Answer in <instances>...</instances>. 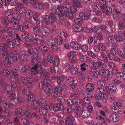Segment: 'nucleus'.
I'll return each mask as SVG.
<instances>
[{
	"mask_svg": "<svg viewBox=\"0 0 125 125\" xmlns=\"http://www.w3.org/2000/svg\"><path fill=\"white\" fill-rule=\"evenodd\" d=\"M69 9L66 7L62 5H59L57 7L56 9L53 10L54 12L56 14L60 13H66L68 11Z\"/></svg>",
	"mask_w": 125,
	"mask_h": 125,
	"instance_id": "obj_2",
	"label": "nucleus"
},
{
	"mask_svg": "<svg viewBox=\"0 0 125 125\" xmlns=\"http://www.w3.org/2000/svg\"><path fill=\"white\" fill-rule=\"evenodd\" d=\"M10 86L9 84L5 86L4 88V92L6 94H8L11 92V89Z\"/></svg>",
	"mask_w": 125,
	"mask_h": 125,
	"instance_id": "obj_31",
	"label": "nucleus"
},
{
	"mask_svg": "<svg viewBox=\"0 0 125 125\" xmlns=\"http://www.w3.org/2000/svg\"><path fill=\"white\" fill-rule=\"evenodd\" d=\"M2 74L4 77H8L10 74V71L7 69H4L2 70Z\"/></svg>",
	"mask_w": 125,
	"mask_h": 125,
	"instance_id": "obj_22",
	"label": "nucleus"
},
{
	"mask_svg": "<svg viewBox=\"0 0 125 125\" xmlns=\"http://www.w3.org/2000/svg\"><path fill=\"white\" fill-rule=\"evenodd\" d=\"M24 114V112L23 110L21 108L17 109L15 111V115L18 118H21Z\"/></svg>",
	"mask_w": 125,
	"mask_h": 125,
	"instance_id": "obj_8",
	"label": "nucleus"
},
{
	"mask_svg": "<svg viewBox=\"0 0 125 125\" xmlns=\"http://www.w3.org/2000/svg\"><path fill=\"white\" fill-rule=\"evenodd\" d=\"M72 29L74 32H78L82 30V27L81 26L77 24H74L72 26Z\"/></svg>",
	"mask_w": 125,
	"mask_h": 125,
	"instance_id": "obj_13",
	"label": "nucleus"
},
{
	"mask_svg": "<svg viewBox=\"0 0 125 125\" xmlns=\"http://www.w3.org/2000/svg\"><path fill=\"white\" fill-rule=\"evenodd\" d=\"M40 51L42 52H46L49 51L48 48L45 45L41 46L39 47Z\"/></svg>",
	"mask_w": 125,
	"mask_h": 125,
	"instance_id": "obj_26",
	"label": "nucleus"
},
{
	"mask_svg": "<svg viewBox=\"0 0 125 125\" xmlns=\"http://www.w3.org/2000/svg\"><path fill=\"white\" fill-rule=\"evenodd\" d=\"M12 16L13 18L18 20H20L21 19V16L19 14L16 13H13Z\"/></svg>",
	"mask_w": 125,
	"mask_h": 125,
	"instance_id": "obj_34",
	"label": "nucleus"
},
{
	"mask_svg": "<svg viewBox=\"0 0 125 125\" xmlns=\"http://www.w3.org/2000/svg\"><path fill=\"white\" fill-rule=\"evenodd\" d=\"M84 13L90 16L91 14V10L90 8H85L84 9Z\"/></svg>",
	"mask_w": 125,
	"mask_h": 125,
	"instance_id": "obj_50",
	"label": "nucleus"
},
{
	"mask_svg": "<svg viewBox=\"0 0 125 125\" xmlns=\"http://www.w3.org/2000/svg\"><path fill=\"white\" fill-rule=\"evenodd\" d=\"M91 91H87L86 93L85 94V92H84L83 93V94L84 95H87V96L89 98H91L94 95V93Z\"/></svg>",
	"mask_w": 125,
	"mask_h": 125,
	"instance_id": "obj_38",
	"label": "nucleus"
},
{
	"mask_svg": "<svg viewBox=\"0 0 125 125\" xmlns=\"http://www.w3.org/2000/svg\"><path fill=\"white\" fill-rule=\"evenodd\" d=\"M71 72V73L73 75H75L78 72V69L77 67H72Z\"/></svg>",
	"mask_w": 125,
	"mask_h": 125,
	"instance_id": "obj_52",
	"label": "nucleus"
},
{
	"mask_svg": "<svg viewBox=\"0 0 125 125\" xmlns=\"http://www.w3.org/2000/svg\"><path fill=\"white\" fill-rule=\"evenodd\" d=\"M73 104L77 105L80 104V101L78 99L75 98L73 99Z\"/></svg>",
	"mask_w": 125,
	"mask_h": 125,
	"instance_id": "obj_51",
	"label": "nucleus"
},
{
	"mask_svg": "<svg viewBox=\"0 0 125 125\" xmlns=\"http://www.w3.org/2000/svg\"><path fill=\"white\" fill-rule=\"evenodd\" d=\"M54 59L53 56L51 54L49 55L47 57V59L48 62L49 63H53Z\"/></svg>",
	"mask_w": 125,
	"mask_h": 125,
	"instance_id": "obj_45",
	"label": "nucleus"
},
{
	"mask_svg": "<svg viewBox=\"0 0 125 125\" xmlns=\"http://www.w3.org/2000/svg\"><path fill=\"white\" fill-rule=\"evenodd\" d=\"M7 46L10 48H14L15 46L14 42H11L8 43H6Z\"/></svg>",
	"mask_w": 125,
	"mask_h": 125,
	"instance_id": "obj_63",
	"label": "nucleus"
},
{
	"mask_svg": "<svg viewBox=\"0 0 125 125\" xmlns=\"http://www.w3.org/2000/svg\"><path fill=\"white\" fill-rule=\"evenodd\" d=\"M50 76V74L48 72L46 71H44L43 73L41 74L40 77V78L43 79L45 78H49Z\"/></svg>",
	"mask_w": 125,
	"mask_h": 125,
	"instance_id": "obj_20",
	"label": "nucleus"
},
{
	"mask_svg": "<svg viewBox=\"0 0 125 125\" xmlns=\"http://www.w3.org/2000/svg\"><path fill=\"white\" fill-rule=\"evenodd\" d=\"M20 23H17L16 24L13 25V27L14 29L18 31H22L23 28L22 25H19Z\"/></svg>",
	"mask_w": 125,
	"mask_h": 125,
	"instance_id": "obj_27",
	"label": "nucleus"
},
{
	"mask_svg": "<svg viewBox=\"0 0 125 125\" xmlns=\"http://www.w3.org/2000/svg\"><path fill=\"white\" fill-rule=\"evenodd\" d=\"M57 17L54 14H51L50 16L46 15L44 17L43 21L46 24L52 25L57 19Z\"/></svg>",
	"mask_w": 125,
	"mask_h": 125,
	"instance_id": "obj_1",
	"label": "nucleus"
},
{
	"mask_svg": "<svg viewBox=\"0 0 125 125\" xmlns=\"http://www.w3.org/2000/svg\"><path fill=\"white\" fill-rule=\"evenodd\" d=\"M118 28L120 30L123 29H124L125 26V22L120 21L119 23Z\"/></svg>",
	"mask_w": 125,
	"mask_h": 125,
	"instance_id": "obj_39",
	"label": "nucleus"
},
{
	"mask_svg": "<svg viewBox=\"0 0 125 125\" xmlns=\"http://www.w3.org/2000/svg\"><path fill=\"white\" fill-rule=\"evenodd\" d=\"M100 49L102 51H105L106 50V47L105 45L102 43H99L98 44Z\"/></svg>",
	"mask_w": 125,
	"mask_h": 125,
	"instance_id": "obj_54",
	"label": "nucleus"
},
{
	"mask_svg": "<svg viewBox=\"0 0 125 125\" xmlns=\"http://www.w3.org/2000/svg\"><path fill=\"white\" fill-rule=\"evenodd\" d=\"M108 88L110 87V90H112V93L113 94H114L115 92L116 89V87L115 85L113 83H110L108 87Z\"/></svg>",
	"mask_w": 125,
	"mask_h": 125,
	"instance_id": "obj_25",
	"label": "nucleus"
},
{
	"mask_svg": "<svg viewBox=\"0 0 125 125\" xmlns=\"http://www.w3.org/2000/svg\"><path fill=\"white\" fill-rule=\"evenodd\" d=\"M7 42H6V43H8L11 42H15V39H14L13 37L9 36H8L6 37Z\"/></svg>",
	"mask_w": 125,
	"mask_h": 125,
	"instance_id": "obj_42",
	"label": "nucleus"
},
{
	"mask_svg": "<svg viewBox=\"0 0 125 125\" xmlns=\"http://www.w3.org/2000/svg\"><path fill=\"white\" fill-rule=\"evenodd\" d=\"M72 109L71 107H67L66 108H64L63 109L62 112L64 115L69 114L72 112Z\"/></svg>",
	"mask_w": 125,
	"mask_h": 125,
	"instance_id": "obj_21",
	"label": "nucleus"
},
{
	"mask_svg": "<svg viewBox=\"0 0 125 125\" xmlns=\"http://www.w3.org/2000/svg\"><path fill=\"white\" fill-rule=\"evenodd\" d=\"M72 67V65L70 63H68L65 64L64 68L65 70L68 71L70 70Z\"/></svg>",
	"mask_w": 125,
	"mask_h": 125,
	"instance_id": "obj_56",
	"label": "nucleus"
},
{
	"mask_svg": "<svg viewBox=\"0 0 125 125\" xmlns=\"http://www.w3.org/2000/svg\"><path fill=\"white\" fill-rule=\"evenodd\" d=\"M74 21L76 23L78 24H83V19L81 18H77L74 20Z\"/></svg>",
	"mask_w": 125,
	"mask_h": 125,
	"instance_id": "obj_59",
	"label": "nucleus"
},
{
	"mask_svg": "<svg viewBox=\"0 0 125 125\" xmlns=\"http://www.w3.org/2000/svg\"><path fill=\"white\" fill-rule=\"evenodd\" d=\"M22 98L20 97L18 98H17L14 100V101H10V103L8 104L9 108H11L13 106H15L18 102H20L21 101Z\"/></svg>",
	"mask_w": 125,
	"mask_h": 125,
	"instance_id": "obj_6",
	"label": "nucleus"
},
{
	"mask_svg": "<svg viewBox=\"0 0 125 125\" xmlns=\"http://www.w3.org/2000/svg\"><path fill=\"white\" fill-rule=\"evenodd\" d=\"M17 0H10L9 3L12 6H15L17 5Z\"/></svg>",
	"mask_w": 125,
	"mask_h": 125,
	"instance_id": "obj_60",
	"label": "nucleus"
},
{
	"mask_svg": "<svg viewBox=\"0 0 125 125\" xmlns=\"http://www.w3.org/2000/svg\"><path fill=\"white\" fill-rule=\"evenodd\" d=\"M60 35L61 37L64 40L68 36L66 32L65 31L61 32Z\"/></svg>",
	"mask_w": 125,
	"mask_h": 125,
	"instance_id": "obj_49",
	"label": "nucleus"
},
{
	"mask_svg": "<svg viewBox=\"0 0 125 125\" xmlns=\"http://www.w3.org/2000/svg\"><path fill=\"white\" fill-rule=\"evenodd\" d=\"M85 88L87 91H92L94 89L95 86L93 84L89 83L86 85Z\"/></svg>",
	"mask_w": 125,
	"mask_h": 125,
	"instance_id": "obj_15",
	"label": "nucleus"
},
{
	"mask_svg": "<svg viewBox=\"0 0 125 125\" xmlns=\"http://www.w3.org/2000/svg\"><path fill=\"white\" fill-rule=\"evenodd\" d=\"M33 7L37 10H41L43 8L44 5L43 4H42L37 2L34 4Z\"/></svg>",
	"mask_w": 125,
	"mask_h": 125,
	"instance_id": "obj_19",
	"label": "nucleus"
},
{
	"mask_svg": "<svg viewBox=\"0 0 125 125\" xmlns=\"http://www.w3.org/2000/svg\"><path fill=\"white\" fill-rule=\"evenodd\" d=\"M20 55L18 54L17 53L13 55L12 61L13 62H16L19 59Z\"/></svg>",
	"mask_w": 125,
	"mask_h": 125,
	"instance_id": "obj_53",
	"label": "nucleus"
},
{
	"mask_svg": "<svg viewBox=\"0 0 125 125\" xmlns=\"http://www.w3.org/2000/svg\"><path fill=\"white\" fill-rule=\"evenodd\" d=\"M32 105L34 108H36L40 106L38 100H35L32 103Z\"/></svg>",
	"mask_w": 125,
	"mask_h": 125,
	"instance_id": "obj_41",
	"label": "nucleus"
},
{
	"mask_svg": "<svg viewBox=\"0 0 125 125\" xmlns=\"http://www.w3.org/2000/svg\"><path fill=\"white\" fill-rule=\"evenodd\" d=\"M63 105L60 103L54 104L53 106V110L55 112L60 111L62 108Z\"/></svg>",
	"mask_w": 125,
	"mask_h": 125,
	"instance_id": "obj_7",
	"label": "nucleus"
},
{
	"mask_svg": "<svg viewBox=\"0 0 125 125\" xmlns=\"http://www.w3.org/2000/svg\"><path fill=\"white\" fill-rule=\"evenodd\" d=\"M33 15V13L32 10H28L26 12L25 17L27 19H30L31 18Z\"/></svg>",
	"mask_w": 125,
	"mask_h": 125,
	"instance_id": "obj_16",
	"label": "nucleus"
},
{
	"mask_svg": "<svg viewBox=\"0 0 125 125\" xmlns=\"http://www.w3.org/2000/svg\"><path fill=\"white\" fill-rule=\"evenodd\" d=\"M62 92V90L60 86H59L58 87H55L54 91V93L55 94H57L58 93L60 94Z\"/></svg>",
	"mask_w": 125,
	"mask_h": 125,
	"instance_id": "obj_46",
	"label": "nucleus"
},
{
	"mask_svg": "<svg viewBox=\"0 0 125 125\" xmlns=\"http://www.w3.org/2000/svg\"><path fill=\"white\" fill-rule=\"evenodd\" d=\"M6 45V43H0V51L1 52H3L7 50V47Z\"/></svg>",
	"mask_w": 125,
	"mask_h": 125,
	"instance_id": "obj_30",
	"label": "nucleus"
},
{
	"mask_svg": "<svg viewBox=\"0 0 125 125\" xmlns=\"http://www.w3.org/2000/svg\"><path fill=\"white\" fill-rule=\"evenodd\" d=\"M66 13H60L58 14H57L58 15V17L62 20H64L65 19Z\"/></svg>",
	"mask_w": 125,
	"mask_h": 125,
	"instance_id": "obj_57",
	"label": "nucleus"
},
{
	"mask_svg": "<svg viewBox=\"0 0 125 125\" xmlns=\"http://www.w3.org/2000/svg\"><path fill=\"white\" fill-rule=\"evenodd\" d=\"M56 42L58 44H60L62 42V39L60 36H57L56 37Z\"/></svg>",
	"mask_w": 125,
	"mask_h": 125,
	"instance_id": "obj_55",
	"label": "nucleus"
},
{
	"mask_svg": "<svg viewBox=\"0 0 125 125\" xmlns=\"http://www.w3.org/2000/svg\"><path fill=\"white\" fill-rule=\"evenodd\" d=\"M50 107L48 105H46L45 107H42L39 108V111L40 113L42 115L46 114L47 111L50 110Z\"/></svg>",
	"mask_w": 125,
	"mask_h": 125,
	"instance_id": "obj_5",
	"label": "nucleus"
},
{
	"mask_svg": "<svg viewBox=\"0 0 125 125\" xmlns=\"http://www.w3.org/2000/svg\"><path fill=\"white\" fill-rule=\"evenodd\" d=\"M53 65L54 66H57L59 64V57L56 56L55 57L53 61Z\"/></svg>",
	"mask_w": 125,
	"mask_h": 125,
	"instance_id": "obj_40",
	"label": "nucleus"
},
{
	"mask_svg": "<svg viewBox=\"0 0 125 125\" xmlns=\"http://www.w3.org/2000/svg\"><path fill=\"white\" fill-rule=\"evenodd\" d=\"M82 102L84 104H89L90 103V100L87 97L83 98L82 100Z\"/></svg>",
	"mask_w": 125,
	"mask_h": 125,
	"instance_id": "obj_48",
	"label": "nucleus"
},
{
	"mask_svg": "<svg viewBox=\"0 0 125 125\" xmlns=\"http://www.w3.org/2000/svg\"><path fill=\"white\" fill-rule=\"evenodd\" d=\"M80 18L83 19L88 20L89 18V16L83 12H81L79 14Z\"/></svg>",
	"mask_w": 125,
	"mask_h": 125,
	"instance_id": "obj_18",
	"label": "nucleus"
},
{
	"mask_svg": "<svg viewBox=\"0 0 125 125\" xmlns=\"http://www.w3.org/2000/svg\"><path fill=\"white\" fill-rule=\"evenodd\" d=\"M66 16L68 18L70 19H72L74 17V15L73 13H72L71 12L69 11H68V12H66Z\"/></svg>",
	"mask_w": 125,
	"mask_h": 125,
	"instance_id": "obj_62",
	"label": "nucleus"
},
{
	"mask_svg": "<svg viewBox=\"0 0 125 125\" xmlns=\"http://www.w3.org/2000/svg\"><path fill=\"white\" fill-rule=\"evenodd\" d=\"M76 55L75 52L74 51H72L69 52L67 55V57L69 59H71L74 58Z\"/></svg>",
	"mask_w": 125,
	"mask_h": 125,
	"instance_id": "obj_28",
	"label": "nucleus"
},
{
	"mask_svg": "<svg viewBox=\"0 0 125 125\" xmlns=\"http://www.w3.org/2000/svg\"><path fill=\"white\" fill-rule=\"evenodd\" d=\"M111 110L116 113L120 114L121 113V108L118 106L112 105L111 106Z\"/></svg>",
	"mask_w": 125,
	"mask_h": 125,
	"instance_id": "obj_12",
	"label": "nucleus"
},
{
	"mask_svg": "<svg viewBox=\"0 0 125 125\" xmlns=\"http://www.w3.org/2000/svg\"><path fill=\"white\" fill-rule=\"evenodd\" d=\"M104 89L102 87H98L96 89V92L99 95L102 94L104 92Z\"/></svg>",
	"mask_w": 125,
	"mask_h": 125,
	"instance_id": "obj_44",
	"label": "nucleus"
},
{
	"mask_svg": "<svg viewBox=\"0 0 125 125\" xmlns=\"http://www.w3.org/2000/svg\"><path fill=\"white\" fill-rule=\"evenodd\" d=\"M51 31L50 28L47 27L42 28V35L44 36L49 35L51 33Z\"/></svg>",
	"mask_w": 125,
	"mask_h": 125,
	"instance_id": "obj_9",
	"label": "nucleus"
},
{
	"mask_svg": "<svg viewBox=\"0 0 125 125\" xmlns=\"http://www.w3.org/2000/svg\"><path fill=\"white\" fill-rule=\"evenodd\" d=\"M40 105H41L42 106H44L46 105L47 101L44 99L42 98L38 100Z\"/></svg>",
	"mask_w": 125,
	"mask_h": 125,
	"instance_id": "obj_33",
	"label": "nucleus"
},
{
	"mask_svg": "<svg viewBox=\"0 0 125 125\" xmlns=\"http://www.w3.org/2000/svg\"><path fill=\"white\" fill-rule=\"evenodd\" d=\"M2 23L4 24H8L9 22V21L8 18L6 17H4L1 19Z\"/></svg>",
	"mask_w": 125,
	"mask_h": 125,
	"instance_id": "obj_43",
	"label": "nucleus"
},
{
	"mask_svg": "<svg viewBox=\"0 0 125 125\" xmlns=\"http://www.w3.org/2000/svg\"><path fill=\"white\" fill-rule=\"evenodd\" d=\"M97 83V84L99 86H104L105 85L104 82L101 80H98Z\"/></svg>",
	"mask_w": 125,
	"mask_h": 125,
	"instance_id": "obj_64",
	"label": "nucleus"
},
{
	"mask_svg": "<svg viewBox=\"0 0 125 125\" xmlns=\"http://www.w3.org/2000/svg\"><path fill=\"white\" fill-rule=\"evenodd\" d=\"M29 54L30 55H33L34 58L37 59L38 58V50L36 48H33L31 50H28Z\"/></svg>",
	"mask_w": 125,
	"mask_h": 125,
	"instance_id": "obj_4",
	"label": "nucleus"
},
{
	"mask_svg": "<svg viewBox=\"0 0 125 125\" xmlns=\"http://www.w3.org/2000/svg\"><path fill=\"white\" fill-rule=\"evenodd\" d=\"M22 93L26 96H29L31 93L30 90L27 88L24 89L22 91Z\"/></svg>",
	"mask_w": 125,
	"mask_h": 125,
	"instance_id": "obj_36",
	"label": "nucleus"
},
{
	"mask_svg": "<svg viewBox=\"0 0 125 125\" xmlns=\"http://www.w3.org/2000/svg\"><path fill=\"white\" fill-rule=\"evenodd\" d=\"M30 70L29 66L28 65H26L23 66L21 68L22 72H26Z\"/></svg>",
	"mask_w": 125,
	"mask_h": 125,
	"instance_id": "obj_58",
	"label": "nucleus"
},
{
	"mask_svg": "<svg viewBox=\"0 0 125 125\" xmlns=\"http://www.w3.org/2000/svg\"><path fill=\"white\" fill-rule=\"evenodd\" d=\"M70 45L73 49L75 50L79 49L81 47V45L73 42L70 43Z\"/></svg>",
	"mask_w": 125,
	"mask_h": 125,
	"instance_id": "obj_14",
	"label": "nucleus"
},
{
	"mask_svg": "<svg viewBox=\"0 0 125 125\" xmlns=\"http://www.w3.org/2000/svg\"><path fill=\"white\" fill-rule=\"evenodd\" d=\"M21 80L22 82L24 84H26L27 83V81H28L26 77L25 76H22L21 77Z\"/></svg>",
	"mask_w": 125,
	"mask_h": 125,
	"instance_id": "obj_61",
	"label": "nucleus"
},
{
	"mask_svg": "<svg viewBox=\"0 0 125 125\" xmlns=\"http://www.w3.org/2000/svg\"><path fill=\"white\" fill-rule=\"evenodd\" d=\"M102 11L103 13L108 15L109 13H111L112 12V10L110 7L107 6L106 7L105 9H102Z\"/></svg>",
	"mask_w": 125,
	"mask_h": 125,
	"instance_id": "obj_24",
	"label": "nucleus"
},
{
	"mask_svg": "<svg viewBox=\"0 0 125 125\" xmlns=\"http://www.w3.org/2000/svg\"><path fill=\"white\" fill-rule=\"evenodd\" d=\"M90 67L91 69L95 70L98 67V64L97 62H95L94 60H91L90 62Z\"/></svg>",
	"mask_w": 125,
	"mask_h": 125,
	"instance_id": "obj_10",
	"label": "nucleus"
},
{
	"mask_svg": "<svg viewBox=\"0 0 125 125\" xmlns=\"http://www.w3.org/2000/svg\"><path fill=\"white\" fill-rule=\"evenodd\" d=\"M28 58V55L25 53L22 54L20 57V60L22 62H25L27 60Z\"/></svg>",
	"mask_w": 125,
	"mask_h": 125,
	"instance_id": "obj_29",
	"label": "nucleus"
},
{
	"mask_svg": "<svg viewBox=\"0 0 125 125\" xmlns=\"http://www.w3.org/2000/svg\"><path fill=\"white\" fill-rule=\"evenodd\" d=\"M31 40L33 43L35 44H37L38 43V41H42L43 40V38L42 36L35 34H32L31 36Z\"/></svg>",
	"mask_w": 125,
	"mask_h": 125,
	"instance_id": "obj_3",
	"label": "nucleus"
},
{
	"mask_svg": "<svg viewBox=\"0 0 125 125\" xmlns=\"http://www.w3.org/2000/svg\"><path fill=\"white\" fill-rule=\"evenodd\" d=\"M31 71L32 75H36L37 74V69L34 66L32 67H31Z\"/></svg>",
	"mask_w": 125,
	"mask_h": 125,
	"instance_id": "obj_47",
	"label": "nucleus"
},
{
	"mask_svg": "<svg viewBox=\"0 0 125 125\" xmlns=\"http://www.w3.org/2000/svg\"><path fill=\"white\" fill-rule=\"evenodd\" d=\"M4 64L5 67H9L11 66V63L9 58H6L4 62Z\"/></svg>",
	"mask_w": 125,
	"mask_h": 125,
	"instance_id": "obj_37",
	"label": "nucleus"
},
{
	"mask_svg": "<svg viewBox=\"0 0 125 125\" xmlns=\"http://www.w3.org/2000/svg\"><path fill=\"white\" fill-rule=\"evenodd\" d=\"M39 24L40 23L39 22L37 26L34 25L32 27V30L34 33H37L40 31V29Z\"/></svg>",
	"mask_w": 125,
	"mask_h": 125,
	"instance_id": "obj_17",
	"label": "nucleus"
},
{
	"mask_svg": "<svg viewBox=\"0 0 125 125\" xmlns=\"http://www.w3.org/2000/svg\"><path fill=\"white\" fill-rule=\"evenodd\" d=\"M118 34H115L114 35V37L115 40L118 42H121L123 41L122 37H120Z\"/></svg>",
	"mask_w": 125,
	"mask_h": 125,
	"instance_id": "obj_35",
	"label": "nucleus"
},
{
	"mask_svg": "<svg viewBox=\"0 0 125 125\" xmlns=\"http://www.w3.org/2000/svg\"><path fill=\"white\" fill-rule=\"evenodd\" d=\"M109 117L114 122L117 121L119 120V116L114 113L111 114L109 115Z\"/></svg>",
	"mask_w": 125,
	"mask_h": 125,
	"instance_id": "obj_11",
	"label": "nucleus"
},
{
	"mask_svg": "<svg viewBox=\"0 0 125 125\" xmlns=\"http://www.w3.org/2000/svg\"><path fill=\"white\" fill-rule=\"evenodd\" d=\"M73 5L74 7H81V3L79 0H73Z\"/></svg>",
	"mask_w": 125,
	"mask_h": 125,
	"instance_id": "obj_32",
	"label": "nucleus"
},
{
	"mask_svg": "<svg viewBox=\"0 0 125 125\" xmlns=\"http://www.w3.org/2000/svg\"><path fill=\"white\" fill-rule=\"evenodd\" d=\"M55 41L52 39H48L46 41V43L50 46H54L55 44Z\"/></svg>",
	"mask_w": 125,
	"mask_h": 125,
	"instance_id": "obj_23",
	"label": "nucleus"
}]
</instances>
